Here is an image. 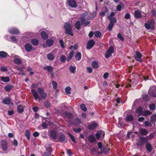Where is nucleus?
<instances>
[{
	"mask_svg": "<svg viewBox=\"0 0 156 156\" xmlns=\"http://www.w3.org/2000/svg\"><path fill=\"white\" fill-rule=\"evenodd\" d=\"M37 91L39 93V95L37 91L34 89H31V91L35 100H38L40 101L45 99L47 96V93L44 92V90L42 88H39L37 89Z\"/></svg>",
	"mask_w": 156,
	"mask_h": 156,
	"instance_id": "obj_1",
	"label": "nucleus"
},
{
	"mask_svg": "<svg viewBox=\"0 0 156 156\" xmlns=\"http://www.w3.org/2000/svg\"><path fill=\"white\" fill-rule=\"evenodd\" d=\"M115 15V13L112 12L110 15L108 16V19L110 22L107 27V29L109 31H111L112 30V29L114 26V23L117 22V20L116 18H112L111 17L112 16H114Z\"/></svg>",
	"mask_w": 156,
	"mask_h": 156,
	"instance_id": "obj_2",
	"label": "nucleus"
},
{
	"mask_svg": "<svg viewBox=\"0 0 156 156\" xmlns=\"http://www.w3.org/2000/svg\"><path fill=\"white\" fill-rule=\"evenodd\" d=\"M64 28L65 30V33L66 34L70 35L71 36H73L72 31V26L69 23H65L64 26Z\"/></svg>",
	"mask_w": 156,
	"mask_h": 156,
	"instance_id": "obj_3",
	"label": "nucleus"
},
{
	"mask_svg": "<svg viewBox=\"0 0 156 156\" xmlns=\"http://www.w3.org/2000/svg\"><path fill=\"white\" fill-rule=\"evenodd\" d=\"M148 139L145 137H140V138L138 139L137 142L136 143L137 146L139 147L143 146L145 143L147 142Z\"/></svg>",
	"mask_w": 156,
	"mask_h": 156,
	"instance_id": "obj_4",
	"label": "nucleus"
},
{
	"mask_svg": "<svg viewBox=\"0 0 156 156\" xmlns=\"http://www.w3.org/2000/svg\"><path fill=\"white\" fill-rule=\"evenodd\" d=\"M64 116L66 119V120L69 122L73 118V115L70 113L66 112L64 115Z\"/></svg>",
	"mask_w": 156,
	"mask_h": 156,
	"instance_id": "obj_5",
	"label": "nucleus"
},
{
	"mask_svg": "<svg viewBox=\"0 0 156 156\" xmlns=\"http://www.w3.org/2000/svg\"><path fill=\"white\" fill-rule=\"evenodd\" d=\"M148 92L152 97L156 98V87H151L149 90Z\"/></svg>",
	"mask_w": 156,
	"mask_h": 156,
	"instance_id": "obj_6",
	"label": "nucleus"
},
{
	"mask_svg": "<svg viewBox=\"0 0 156 156\" xmlns=\"http://www.w3.org/2000/svg\"><path fill=\"white\" fill-rule=\"evenodd\" d=\"M114 48L112 47H110L106 51L105 54V57L106 58H108L114 52Z\"/></svg>",
	"mask_w": 156,
	"mask_h": 156,
	"instance_id": "obj_7",
	"label": "nucleus"
},
{
	"mask_svg": "<svg viewBox=\"0 0 156 156\" xmlns=\"http://www.w3.org/2000/svg\"><path fill=\"white\" fill-rule=\"evenodd\" d=\"M57 138L59 142H63L65 141L66 137L63 134L60 133L58 134Z\"/></svg>",
	"mask_w": 156,
	"mask_h": 156,
	"instance_id": "obj_8",
	"label": "nucleus"
},
{
	"mask_svg": "<svg viewBox=\"0 0 156 156\" xmlns=\"http://www.w3.org/2000/svg\"><path fill=\"white\" fill-rule=\"evenodd\" d=\"M136 55H134V57L135 59L140 62H142L141 57L142 56V54L139 52L136 51Z\"/></svg>",
	"mask_w": 156,
	"mask_h": 156,
	"instance_id": "obj_9",
	"label": "nucleus"
},
{
	"mask_svg": "<svg viewBox=\"0 0 156 156\" xmlns=\"http://www.w3.org/2000/svg\"><path fill=\"white\" fill-rule=\"evenodd\" d=\"M95 41L92 40H90L87 44V48L88 49L91 48L95 44Z\"/></svg>",
	"mask_w": 156,
	"mask_h": 156,
	"instance_id": "obj_10",
	"label": "nucleus"
},
{
	"mask_svg": "<svg viewBox=\"0 0 156 156\" xmlns=\"http://www.w3.org/2000/svg\"><path fill=\"white\" fill-rule=\"evenodd\" d=\"M68 5L73 8H76L77 6V4L74 0H68Z\"/></svg>",
	"mask_w": 156,
	"mask_h": 156,
	"instance_id": "obj_11",
	"label": "nucleus"
},
{
	"mask_svg": "<svg viewBox=\"0 0 156 156\" xmlns=\"http://www.w3.org/2000/svg\"><path fill=\"white\" fill-rule=\"evenodd\" d=\"M144 26L147 30H153L155 29V27L151 23H146L144 24Z\"/></svg>",
	"mask_w": 156,
	"mask_h": 156,
	"instance_id": "obj_12",
	"label": "nucleus"
},
{
	"mask_svg": "<svg viewBox=\"0 0 156 156\" xmlns=\"http://www.w3.org/2000/svg\"><path fill=\"white\" fill-rule=\"evenodd\" d=\"M105 132L104 131L101 130L99 131L98 133H97L95 134V136L99 140L100 137H101V136H103V138L104 136H105Z\"/></svg>",
	"mask_w": 156,
	"mask_h": 156,
	"instance_id": "obj_13",
	"label": "nucleus"
},
{
	"mask_svg": "<svg viewBox=\"0 0 156 156\" xmlns=\"http://www.w3.org/2000/svg\"><path fill=\"white\" fill-rule=\"evenodd\" d=\"M88 140L90 143H94L97 141L94 136L92 134L88 136Z\"/></svg>",
	"mask_w": 156,
	"mask_h": 156,
	"instance_id": "obj_14",
	"label": "nucleus"
},
{
	"mask_svg": "<svg viewBox=\"0 0 156 156\" xmlns=\"http://www.w3.org/2000/svg\"><path fill=\"white\" fill-rule=\"evenodd\" d=\"M9 32L12 34L18 35L20 33V31L16 28H12V29L9 30Z\"/></svg>",
	"mask_w": 156,
	"mask_h": 156,
	"instance_id": "obj_15",
	"label": "nucleus"
},
{
	"mask_svg": "<svg viewBox=\"0 0 156 156\" xmlns=\"http://www.w3.org/2000/svg\"><path fill=\"white\" fill-rule=\"evenodd\" d=\"M1 143L2 149L4 151H6L7 149V144L6 141L5 140H2Z\"/></svg>",
	"mask_w": 156,
	"mask_h": 156,
	"instance_id": "obj_16",
	"label": "nucleus"
},
{
	"mask_svg": "<svg viewBox=\"0 0 156 156\" xmlns=\"http://www.w3.org/2000/svg\"><path fill=\"white\" fill-rule=\"evenodd\" d=\"M24 47L26 50L27 52H30L32 49L33 47L31 44L29 43H26Z\"/></svg>",
	"mask_w": 156,
	"mask_h": 156,
	"instance_id": "obj_17",
	"label": "nucleus"
},
{
	"mask_svg": "<svg viewBox=\"0 0 156 156\" xmlns=\"http://www.w3.org/2000/svg\"><path fill=\"white\" fill-rule=\"evenodd\" d=\"M139 132L142 136H146L148 133V131L146 129L143 128L139 129Z\"/></svg>",
	"mask_w": 156,
	"mask_h": 156,
	"instance_id": "obj_18",
	"label": "nucleus"
},
{
	"mask_svg": "<svg viewBox=\"0 0 156 156\" xmlns=\"http://www.w3.org/2000/svg\"><path fill=\"white\" fill-rule=\"evenodd\" d=\"M97 126V124L95 122L92 123L88 126V129L90 130H92L96 128Z\"/></svg>",
	"mask_w": 156,
	"mask_h": 156,
	"instance_id": "obj_19",
	"label": "nucleus"
},
{
	"mask_svg": "<svg viewBox=\"0 0 156 156\" xmlns=\"http://www.w3.org/2000/svg\"><path fill=\"white\" fill-rule=\"evenodd\" d=\"M134 16L137 18H142L141 13L140 11L135 10L134 13Z\"/></svg>",
	"mask_w": 156,
	"mask_h": 156,
	"instance_id": "obj_20",
	"label": "nucleus"
},
{
	"mask_svg": "<svg viewBox=\"0 0 156 156\" xmlns=\"http://www.w3.org/2000/svg\"><path fill=\"white\" fill-rule=\"evenodd\" d=\"M50 135L51 138L53 139H55L57 137L56 132L53 130L50 131Z\"/></svg>",
	"mask_w": 156,
	"mask_h": 156,
	"instance_id": "obj_21",
	"label": "nucleus"
},
{
	"mask_svg": "<svg viewBox=\"0 0 156 156\" xmlns=\"http://www.w3.org/2000/svg\"><path fill=\"white\" fill-rule=\"evenodd\" d=\"M146 147L147 148V150L149 152H151L153 149V147L152 145L149 143H146Z\"/></svg>",
	"mask_w": 156,
	"mask_h": 156,
	"instance_id": "obj_22",
	"label": "nucleus"
},
{
	"mask_svg": "<svg viewBox=\"0 0 156 156\" xmlns=\"http://www.w3.org/2000/svg\"><path fill=\"white\" fill-rule=\"evenodd\" d=\"M14 87L13 85H6L5 87V91L9 92L11 89L13 88Z\"/></svg>",
	"mask_w": 156,
	"mask_h": 156,
	"instance_id": "obj_23",
	"label": "nucleus"
},
{
	"mask_svg": "<svg viewBox=\"0 0 156 156\" xmlns=\"http://www.w3.org/2000/svg\"><path fill=\"white\" fill-rule=\"evenodd\" d=\"M2 102L3 103L6 105H9L10 103L11 100L8 98H5L3 99Z\"/></svg>",
	"mask_w": 156,
	"mask_h": 156,
	"instance_id": "obj_24",
	"label": "nucleus"
},
{
	"mask_svg": "<svg viewBox=\"0 0 156 156\" xmlns=\"http://www.w3.org/2000/svg\"><path fill=\"white\" fill-rule=\"evenodd\" d=\"M17 108V111L19 113H21L24 111V108L22 105H18Z\"/></svg>",
	"mask_w": 156,
	"mask_h": 156,
	"instance_id": "obj_25",
	"label": "nucleus"
},
{
	"mask_svg": "<svg viewBox=\"0 0 156 156\" xmlns=\"http://www.w3.org/2000/svg\"><path fill=\"white\" fill-rule=\"evenodd\" d=\"M74 54V51L73 50L69 54L68 57L66 59L68 62L70 61L73 57Z\"/></svg>",
	"mask_w": 156,
	"mask_h": 156,
	"instance_id": "obj_26",
	"label": "nucleus"
},
{
	"mask_svg": "<svg viewBox=\"0 0 156 156\" xmlns=\"http://www.w3.org/2000/svg\"><path fill=\"white\" fill-rule=\"evenodd\" d=\"M1 80L4 82H9L10 81L9 78L8 77L0 76Z\"/></svg>",
	"mask_w": 156,
	"mask_h": 156,
	"instance_id": "obj_27",
	"label": "nucleus"
},
{
	"mask_svg": "<svg viewBox=\"0 0 156 156\" xmlns=\"http://www.w3.org/2000/svg\"><path fill=\"white\" fill-rule=\"evenodd\" d=\"M44 69L45 70H47L49 72H53V69L51 66H47L45 67H44Z\"/></svg>",
	"mask_w": 156,
	"mask_h": 156,
	"instance_id": "obj_28",
	"label": "nucleus"
},
{
	"mask_svg": "<svg viewBox=\"0 0 156 156\" xmlns=\"http://www.w3.org/2000/svg\"><path fill=\"white\" fill-rule=\"evenodd\" d=\"M81 23L79 21H77L75 24V26L76 28L78 30H79L80 28V26Z\"/></svg>",
	"mask_w": 156,
	"mask_h": 156,
	"instance_id": "obj_29",
	"label": "nucleus"
},
{
	"mask_svg": "<svg viewBox=\"0 0 156 156\" xmlns=\"http://www.w3.org/2000/svg\"><path fill=\"white\" fill-rule=\"evenodd\" d=\"M48 59L50 61H52L54 59L55 56L51 53H49L47 55Z\"/></svg>",
	"mask_w": 156,
	"mask_h": 156,
	"instance_id": "obj_30",
	"label": "nucleus"
},
{
	"mask_svg": "<svg viewBox=\"0 0 156 156\" xmlns=\"http://www.w3.org/2000/svg\"><path fill=\"white\" fill-rule=\"evenodd\" d=\"M8 55L7 53L4 51H0V57L5 58Z\"/></svg>",
	"mask_w": 156,
	"mask_h": 156,
	"instance_id": "obj_31",
	"label": "nucleus"
},
{
	"mask_svg": "<svg viewBox=\"0 0 156 156\" xmlns=\"http://www.w3.org/2000/svg\"><path fill=\"white\" fill-rule=\"evenodd\" d=\"M81 58V55L80 52H77L75 55V58L76 60H80Z\"/></svg>",
	"mask_w": 156,
	"mask_h": 156,
	"instance_id": "obj_32",
	"label": "nucleus"
},
{
	"mask_svg": "<svg viewBox=\"0 0 156 156\" xmlns=\"http://www.w3.org/2000/svg\"><path fill=\"white\" fill-rule=\"evenodd\" d=\"M136 112L138 115H141L142 113V108L140 107H138L136 110Z\"/></svg>",
	"mask_w": 156,
	"mask_h": 156,
	"instance_id": "obj_33",
	"label": "nucleus"
},
{
	"mask_svg": "<svg viewBox=\"0 0 156 156\" xmlns=\"http://www.w3.org/2000/svg\"><path fill=\"white\" fill-rule=\"evenodd\" d=\"M53 43V41L52 39H48L46 41V44L48 46H51Z\"/></svg>",
	"mask_w": 156,
	"mask_h": 156,
	"instance_id": "obj_34",
	"label": "nucleus"
},
{
	"mask_svg": "<svg viewBox=\"0 0 156 156\" xmlns=\"http://www.w3.org/2000/svg\"><path fill=\"white\" fill-rule=\"evenodd\" d=\"M41 35L42 37L44 39H46L48 38V35L47 34L44 32H42L41 33Z\"/></svg>",
	"mask_w": 156,
	"mask_h": 156,
	"instance_id": "obj_35",
	"label": "nucleus"
},
{
	"mask_svg": "<svg viewBox=\"0 0 156 156\" xmlns=\"http://www.w3.org/2000/svg\"><path fill=\"white\" fill-rule=\"evenodd\" d=\"M31 43L34 45H37L39 44V41L37 39H32L31 40Z\"/></svg>",
	"mask_w": 156,
	"mask_h": 156,
	"instance_id": "obj_36",
	"label": "nucleus"
},
{
	"mask_svg": "<svg viewBox=\"0 0 156 156\" xmlns=\"http://www.w3.org/2000/svg\"><path fill=\"white\" fill-rule=\"evenodd\" d=\"M126 121H130L133 120V117L131 115H128L126 117Z\"/></svg>",
	"mask_w": 156,
	"mask_h": 156,
	"instance_id": "obj_37",
	"label": "nucleus"
},
{
	"mask_svg": "<svg viewBox=\"0 0 156 156\" xmlns=\"http://www.w3.org/2000/svg\"><path fill=\"white\" fill-rule=\"evenodd\" d=\"M30 133L29 130L27 129L25 131V136L27 137V139L29 140L30 139Z\"/></svg>",
	"mask_w": 156,
	"mask_h": 156,
	"instance_id": "obj_38",
	"label": "nucleus"
},
{
	"mask_svg": "<svg viewBox=\"0 0 156 156\" xmlns=\"http://www.w3.org/2000/svg\"><path fill=\"white\" fill-rule=\"evenodd\" d=\"M76 67L73 66H71L69 67V68L70 72L73 73L74 74L76 71Z\"/></svg>",
	"mask_w": 156,
	"mask_h": 156,
	"instance_id": "obj_39",
	"label": "nucleus"
},
{
	"mask_svg": "<svg viewBox=\"0 0 156 156\" xmlns=\"http://www.w3.org/2000/svg\"><path fill=\"white\" fill-rule=\"evenodd\" d=\"M92 67L95 69H97L98 67V63L96 61L93 62L92 63Z\"/></svg>",
	"mask_w": 156,
	"mask_h": 156,
	"instance_id": "obj_40",
	"label": "nucleus"
},
{
	"mask_svg": "<svg viewBox=\"0 0 156 156\" xmlns=\"http://www.w3.org/2000/svg\"><path fill=\"white\" fill-rule=\"evenodd\" d=\"M14 62L16 64L18 65H20L22 63V61L18 58H16L14 59Z\"/></svg>",
	"mask_w": 156,
	"mask_h": 156,
	"instance_id": "obj_41",
	"label": "nucleus"
},
{
	"mask_svg": "<svg viewBox=\"0 0 156 156\" xmlns=\"http://www.w3.org/2000/svg\"><path fill=\"white\" fill-rule=\"evenodd\" d=\"M150 121L152 122L156 121V114H154L151 116Z\"/></svg>",
	"mask_w": 156,
	"mask_h": 156,
	"instance_id": "obj_42",
	"label": "nucleus"
},
{
	"mask_svg": "<svg viewBox=\"0 0 156 156\" xmlns=\"http://www.w3.org/2000/svg\"><path fill=\"white\" fill-rule=\"evenodd\" d=\"M95 36L97 38L100 37L101 36V33L99 31H96L94 33Z\"/></svg>",
	"mask_w": 156,
	"mask_h": 156,
	"instance_id": "obj_43",
	"label": "nucleus"
},
{
	"mask_svg": "<svg viewBox=\"0 0 156 156\" xmlns=\"http://www.w3.org/2000/svg\"><path fill=\"white\" fill-rule=\"evenodd\" d=\"M67 134L69 136L71 139L74 142V143L75 144L76 143V141L75 139L74 136L69 133H68Z\"/></svg>",
	"mask_w": 156,
	"mask_h": 156,
	"instance_id": "obj_44",
	"label": "nucleus"
},
{
	"mask_svg": "<svg viewBox=\"0 0 156 156\" xmlns=\"http://www.w3.org/2000/svg\"><path fill=\"white\" fill-rule=\"evenodd\" d=\"M80 108L84 112L86 111L87 110L86 105L84 104H82L80 105Z\"/></svg>",
	"mask_w": 156,
	"mask_h": 156,
	"instance_id": "obj_45",
	"label": "nucleus"
},
{
	"mask_svg": "<svg viewBox=\"0 0 156 156\" xmlns=\"http://www.w3.org/2000/svg\"><path fill=\"white\" fill-rule=\"evenodd\" d=\"M71 90V88L69 87H67L65 89V90L66 93L67 94H71L70 90Z\"/></svg>",
	"mask_w": 156,
	"mask_h": 156,
	"instance_id": "obj_46",
	"label": "nucleus"
},
{
	"mask_svg": "<svg viewBox=\"0 0 156 156\" xmlns=\"http://www.w3.org/2000/svg\"><path fill=\"white\" fill-rule=\"evenodd\" d=\"M60 59L61 62H64L66 60V58L65 56L62 55L60 56Z\"/></svg>",
	"mask_w": 156,
	"mask_h": 156,
	"instance_id": "obj_47",
	"label": "nucleus"
},
{
	"mask_svg": "<svg viewBox=\"0 0 156 156\" xmlns=\"http://www.w3.org/2000/svg\"><path fill=\"white\" fill-rule=\"evenodd\" d=\"M149 108L151 110H154L156 109V105L154 104H151L149 106Z\"/></svg>",
	"mask_w": 156,
	"mask_h": 156,
	"instance_id": "obj_48",
	"label": "nucleus"
},
{
	"mask_svg": "<svg viewBox=\"0 0 156 156\" xmlns=\"http://www.w3.org/2000/svg\"><path fill=\"white\" fill-rule=\"evenodd\" d=\"M143 99L145 101H148L149 99V97L147 95L144 94L143 95Z\"/></svg>",
	"mask_w": 156,
	"mask_h": 156,
	"instance_id": "obj_49",
	"label": "nucleus"
},
{
	"mask_svg": "<svg viewBox=\"0 0 156 156\" xmlns=\"http://www.w3.org/2000/svg\"><path fill=\"white\" fill-rule=\"evenodd\" d=\"M52 84L54 89H56L57 87V83L55 81H53L52 82Z\"/></svg>",
	"mask_w": 156,
	"mask_h": 156,
	"instance_id": "obj_50",
	"label": "nucleus"
},
{
	"mask_svg": "<svg viewBox=\"0 0 156 156\" xmlns=\"http://www.w3.org/2000/svg\"><path fill=\"white\" fill-rule=\"evenodd\" d=\"M80 120L79 118H76L74 119V123L75 124L77 125L80 123Z\"/></svg>",
	"mask_w": 156,
	"mask_h": 156,
	"instance_id": "obj_51",
	"label": "nucleus"
},
{
	"mask_svg": "<svg viewBox=\"0 0 156 156\" xmlns=\"http://www.w3.org/2000/svg\"><path fill=\"white\" fill-rule=\"evenodd\" d=\"M152 114V112L149 110H146L143 113V115L144 116H147L148 115H150Z\"/></svg>",
	"mask_w": 156,
	"mask_h": 156,
	"instance_id": "obj_52",
	"label": "nucleus"
},
{
	"mask_svg": "<svg viewBox=\"0 0 156 156\" xmlns=\"http://www.w3.org/2000/svg\"><path fill=\"white\" fill-rule=\"evenodd\" d=\"M118 37L119 38L120 40L122 41H124V38L122 36L121 34L120 33H119L117 35Z\"/></svg>",
	"mask_w": 156,
	"mask_h": 156,
	"instance_id": "obj_53",
	"label": "nucleus"
},
{
	"mask_svg": "<svg viewBox=\"0 0 156 156\" xmlns=\"http://www.w3.org/2000/svg\"><path fill=\"white\" fill-rule=\"evenodd\" d=\"M59 43L60 44V45L62 48H64V42L63 40H62L61 39H60L59 41Z\"/></svg>",
	"mask_w": 156,
	"mask_h": 156,
	"instance_id": "obj_54",
	"label": "nucleus"
},
{
	"mask_svg": "<svg viewBox=\"0 0 156 156\" xmlns=\"http://www.w3.org/2000/svg\"><path fill=\"white\" fill-rule=\"evenodd\" d=\"M8 70L7 67L5 66L1 67V71L2 72H6Z\"/></svg>",
	"mask_w": 156,
	"mask_h": 156,
	"instance_id": "obj_55",
	"label": "nucleus"
},
{
	"mask_svg": "<svg viewBox=\"0 0 156 156\" xmlns=\"http://www.w3.org/2000/svg\"><path fill=\"white\" fill-rule=\"evenodd\" d=\"M38 85V84L37 83V84H33L32 85V86L31 87V89H36L37 88V86Z\"/></svg>",
	"mask_w": 156,
	"mask_h": 156,
	"instance_id": "obj_56",
	"label": "nucleus"
},
{
	"mask_svg": "<svg viewBox=\"0 0 156 156\" xmlns=\"http://www.w3.org/2000/svg\"><path fill=\"white\" fill-rule=\"evenodd\" d=\"M144 124L146 126H148L149 127H151L152 126V125L151 123L148 121H145L144 122Z\"/></svg>",
	"mask_w": 156,
	"mask_h": 156,
	"instance_id": "obj_57",
	"label": "nucleus"
},
{
	"mask_svg": "<svg viewBox=\"0 0 156 156\" xmlns=\"http://www.w3.org/2000/svg\"><path fill=\"white\" fill-rule=\"evenodd\" d=\"M41 126L44 129H45L48 127V124L46 122H44L42 124Z\"/></svg>",
	"mask_w": 156,
	"mask_h": 156,
	"instance_id": "obj_58",
	"label": "nucleus"
},
{
	"mask_svg": "<svg viewBox=\"0 0 156 156\" xmlns=\"http://www.w3.org/2000/svg\"><path fill=\"white\" fill-rule=\"evenodd\" d=\"M44 105L45 107L48 108L50 107V103L49 101H48L44 103Z\"/></svg>",
	"mask_w": 156,
	"mask_h": 156,
	"instance_id": "obj_59",
	"label": "nucleus"
},
{
	"mask_svg": "<svg viewBox=\"0 0 156 156\" xmlns=\"http://www.w3.org/2000/svg\"><path fill=\"white\" fill-rule=\"evenodd\" d=\"M46 149V151L45 152L51 153L52 150L51 147H47Z\"/></svg>",
	"mask_w": 156,
	"mask_h": 156,
	"instance_id": "obj_60",
	"label": "nucleus"
},
{
	"mask_svg": "<svg viewBox=\"0 0 156 156\" xmlns=\"http://www.w3.org/2000/svg\"><path fill=\"white\" fill-rule=\"evenodd\" d=\"M130 17V15L129 13H127L125 16L124 17L126 19H129Z\"/></svg>",
	"mask_w": 156,
	"mask_h": 156,
	"instance_id": "obj_61",
	"label": "nucleus"
},
{
	"mask_svg": "<svg viewBox=\"0 0 156 156\" xmlns=\"http://www.w3.org/2000/svg\"><path fill=\"white\" fill-rule=\"evenodd\" d=\"M119 121L118 122L119 124V127H120L122 126V122H121L122 121V119L121 118H119Z\"/></svg>",
	"mask_w": 156,
	"mask_h": 156,
	"instance_id": "obj_62",
	"label": "nucleus"
},
{
	"mask_svg": "<svg viewBox=\"0 0 156 156\" xmlns=\"http://www.w3.org/2000/svg\"><path fill=\"white\" fill-rule=\"evenodd\" d=\"M51 154L50 153H47V152H44L42 156H51Z\"/></svg>",
	"mask_w": 156,
	"mask_h": 156,
	"instance_id": "obj_63",
	"label": "nucleus"
},
{
	"mask_svg": "<svg viewBox=\"0 0 156 156\" xmlns=\"http://www.w3.org/2000/svg\"><path fill=\"white\" fill-rule=\"evenodd\" d=\"M87 70L88 73H91L92 72V69L91 67H87Z\"/></svg>",
	"mask_w": 156,
	"mask_h": 156,
	"instance_id": "obj_64",
	"label": "nucleus"
}]
</instances>
